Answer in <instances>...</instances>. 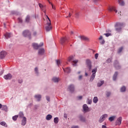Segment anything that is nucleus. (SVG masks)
<instances>
[{
	"mask_svg": "<svg viewBox=\"0 0 128 128\" xmlns=\"http://www.w3.org/2000/svg\"><path fill=\"white\" fill-rule=\"evenodd\" d=\"M46 16L48 20H47V23L45 28L46 32H50V30L52 28V26L50 25V20L48 16Z\"/></svg>",
	"mask_w": 128,
	"mask_h": 128,
	"instance_id": "nucleus-1",
	"label": "nucleus"
},
{
	"mask_svg": "<svg viewBox=\"0 0 128 128\" xmlns=\"http://www.w3.org/2000/svg\"><path fill=\"white\" fill-rule=\"evenodd\" d=\"M74 58L73 56H69V58H68V62H72L73 66H76V64H78V60H74Z\"/></svg>",
	"mask_w": 128,
	"mask_h": 128,
	"instance_id": "nucleus-2",
	"label": "nucleus"
},
{
	"mask_svg": "<svg viewBox=\"0 0 128 128\" xmlns=\"http://www.w3.org/2000/svg\"><path fill=\"white\" fill-rule=\"evenodd\" d=\"M97 70H98V68H95L92 70V74L90 78V82H92V80H94V78H96V73Z\"/></svg>",
	"mask_w": 128,
	"mask_h": 128,
	"instance_id": "nucleus-3",
	"label": "nucleus"
},
{
	"mask_svg": "<svg viewBox=\"0 0 128 128\" xmlns=\"http://www.w3.org/2000/svg\"><path fill=\"white\" fill-rule=\"evenodd\" d=\"M23 36L25 38H28L29 39H30L32 34L28 30H26L23 32Z\"/></svg>",
	"mask_w": 128,
	"mask_h": 128,
	"instance_id": "nucleus-4",
	"label": "nucleus"
},
{
	"mask_svg": "<svg viewBox=\"0 0 128 128\" xmlns=\"http://www.w3.org/2000/svg\"><path fill=\"white\" fill-rule=\"evenodd\" d=\"M44 46V42H41L39 45L36 43L32 44V46L34 50H38V48L41 46Z\"/></svg>",
	"mask_w": 128,
	"mask_h": 128,
	"instance_id": "nucleus-5",
	"label": "nucleus"
},
{
	"mask_svg": "<svg viewBox=\"0 0 128 128\" xmlns=\"http://www.w3.org/2000/svg\"><path fill=\"white\" fill-rule=\"evenodd\" d=\"M124 26V24L122 23H116L115 26H118V28H116V32H120V30H122V28H120V26Z\"/></svg>",
	"mask_w": 128,
	"mask_h": 128,
	"instance_id": "nucleus-6",
	"label": "nucleus"
},
{
	"mask_svg": "<svg viewBox=\"0 0 128 128\" xmlns=\"http://www.w3.org/2000/svg\"><path fill=\"white\" fill-rule=\"evenodd\" d=\"M108 118V114H103L102 116L100 117V118L98 120L99 122L102 123V122Z\"/></svg>",
	"mask_w": 128,
	"mask_h": 128,
	"instance_id": "nucleus-7",
	"label": "nucleus"
},
{
	"mask_svg": "<svg viewBox=\"0 0 128 128\" xmlns=\"http://www.w3.org/2000/svg\"><path fill=\"white\" fill-rule=\"evenodd\" d=\"M108 10L109 12H115L116 13L118 12V10L116 9V7L114 6H109Z\"/></svg>",
	"mask_w": 128,
	"mask_h": 128,
	"instance_id": "nucleus-8",
	"label": "nucleus"
},
{
	"mask_svg": "<svg viewBox=\"0 0 128 128\" xmlns=\"http://www.w3.org/2000/svg\"><path fill=\"white\" fill-rule=\"evenodd\" d=\"M122 120V117H119L116 121V126H120Z\"/></svg>",
	"mask_w": 128,
	"mask_h": 128,
	"instance_id": "nucleus-9",
	"label": "nucleus"
},
{
	"mask_svg": "<svg viewBox=\"0 0 128 128\" xmlns=\"http://www.w3.org/2000/svg\"><path fill=\"white\" fill-rule=\"evenodd\" d=\"M86 64L88 66L89 70H92V62H90V60L88 59L86 60Z\"/></svg>",
	"mask_w": 128,
	"mask_h": 128,
	"instance_id": "nucleus-10",
	"label": "nucleus"
},
{
	"mask_svg": "<svg viewBox=\"0 0 128 128\" xmlns=\"http://www.w3.org/2000/svg\"><path fill=\"white\" fill-rule=\"evenodd\" d=\"M68 90L71 92H74V86L73 84L70 85Z\"/></svg>",
	"mask_w": 128,
	"mask_h": 128,
	"instance_id": "nucleus-11",
	"label": "nucleus"
},
{
	"mask_svg": "<svg viewBox=\"0 0 128 128\" xmlns=\"http://www.w3.org/2000/svg\"><path fill=\"white\" fill-rule=\"evenodd\" d=\"M6 56V51H2L0 53V58H4Z\"/></svg>",
	"mask_w": 128,
	"mask_h": 128,
	"instance_id": "nucleus-12",
	"label": "nucleus"
},
{
	"mask_svg": "<svg viewBox=\"0 0 128 128\" xmlns=\"http://www.w3.org/2000/svg\"><path fill=\"white\" fill-rule=\"evenodd\" d=\"M4 78L5 80H10V78H12V74H8L7 75H5L4 76Z\"/></svg>",
	"mask_w": 128,
	"mask_h": 128,
	"instance_id": "nucleus-13",
	"label": "nucleus"
},
{
	"mask_svg": "<svg viewBox=\"0 0 128 128\" xmlns=\"http://www.w3.org/2000/svg\"><path fill=\"white\" fill-rule=\"evenodd\" d=\"M44 54V49L42 48L39 49L38 51V54H39V56H42Z\"/></svg>",
	"mask_w": 128,
	"mask_h": 128,
	"instance_id": "nucleus-14",
	"label": "nucleus"
},
{
	"mask_svg": "<svg viewBox=\"0 0 128 128\" xmlns=\"http://www.w3.org/2000/svg\"><path fill=\"white\" fill-rule=\"evenodd\" d=\"M114 66L115 68H116V70H118V68H120V66L118 64V60H116L114 62Z\"/></svg>",
	"mask_w": 128,
	"mask_h": 128,
	"instance_id": "nucleus-15",
	"label": "nucleus"
},
{
	"mask_svg": "<svg viewBox=\"0 0 128 128\" xmlns=\"http://www.w3.org/2000/svg\"><path fill=\"white\" fill-rule=\"evenodd\" d=\"M83 110H84V112H89V109H88V105H86V104H84L83 106Z\"/></svg>",
	"mask_w": 128,
	"mask_h": 128,
	"instance_id": "nucleus-16",
	"label": "nucleus"
},
{
	"mask_svg": "<svg viewBox=\"0 0 128 128\" xmlns=\"http://www.w3.org/2000/svg\"><path fill=\"white\" fill-rule=\"evenodd\" d=\"M26 117H23L22 121V125L26 126Z\"/></svg>",
	"mask_w": 128,
	"mask_h": 128,
	"instance_id": "nucleus-17",
	"label": "nucleus"
},
{
	"mask_svg": "<svg viewBox=\"0 0 128 128\" xmlns=\"http://www.w3.org/2000/svg\"><path fill=\"white\" fill-rule=\"evenodd\" d=\"M80 38L81 40H86V42H88V40H90V38H88L85 36H80Z\"/></svg>",
	"mask_w": 128,
	"mask_h": 128,
	"instance_id": "nucleus-18",
	"label": "nucleus"
},
{
	"mask_svg": "<svg viewBox=\"0 0 128 128\" xmlns=\"http://www.w3.org/2000/svg\"><path fill=\"white\" fill-rule=\"evenodd\" d=\"M68 40V39L66 38H61L60 40V44H64V42H66V41Z\"/></svg>",
	"mask_w": 128,
	"mask_h": 128,
	"instance_id": "nucleus-19",
	"label": "nucleus"
},
{
	"mask_svg": "<svg viewBox=\"0 0 128 128\" xmlns=\"http://www.w3.org/2000/svg\"><path fill=\"white\" fill-rule=\"evenodd\" d=\"M52 80L54 82H60V78L54 77L52 78Z\"/></svg>",
	"mask_w": 128,
	"mask_h": 128,
	"instance_id": "nucleus-20",
	"label": "nucleus"
},
{
	"mask_svg": "<svg viewBox=\"0 0 128 128\" xmlns=\"http://www.w3.org/2000/svg\"><path fill=\"white\" fill-rule=\"evenodd\" d=\"M104 84V80H100L98 83V86L100 87L102 86Z\"/></svg>",
	"mask_w": 128,
	"mask_h": 128,
	"instance_id": "nucleus-21",
	"label": "nucleus"
},
{
	"mask_svg": "<svg viewBox=\"0 0 128 128\" xmlns=\"http://www.w3.org/2000/svg\"><path fill=\"white\" fill-rule=\"evenodd\" d=\"M52 118V116L51 114H48L46 116V120H50Z\"/></svg>",
	"mask_w": 128,
	"mask_h": 128,
	"instance_id": "nucleus-22",
	"label": "nucleus"
},
{
	"mask_svg": "<svg viewBox=\"0 0 128 128\" xmlns=\"http://www.w3.org/2000/svg\"><path fill=\"white\" fill-rule=\"evenodd\" d=\"M34 98L38 100V102H40V99L42 98V96L40 94L36 95L34 96Z\"/></svg>",
	"mask_w": 128,
	"mask_h": 128,
	"instance_id": "nucleus-23",
	"label": "nucleus"
},
{
	"mask_svg": "<svg viewBox=\"0 0 128 128\" xmlns=\"http://www.w3.org/2000/svg\"><path fill=\"white\" fill-rule=\"evenodd\" d=\"M6 38H10L12 36V34L10 33H6L5 34H4Z\"/></svg>",
	"mask_w": 128,
	"mask_h": 128,
	"instance_id": "nucleus-24",
	"label": "nucleus"
},
{
	"mask_svg": "<svg viewBox=\"0 0 128 128\" xmlns=\"http://www.w3.org/2000/svg\"><path fill=\"white\" fill-rule=\"evenodd\" d=\"M30 16L28 15L26 16L25 21L26 22H30Z\"/></svg>",
	"mask_w": 128,
	"mask_h": 128,
	"instance_id": "nucleus-25",
	"label": "nucleus"
},
{
	"mask_svg": "<svg viewBox=\"0 0 128 128\" xmlns=\"http://www.w3.org/2000/svg\"><path fill=\"white\" fill-rule=\"evenodd\" d=\"M64 71L65 72H67V74H70V68H67L66 69H64Z\"/></svg>",
	"mask_w": 128,
	"mask_h": 128,
	"instance_id": "nucleus-26",
	"label": "nucleus"
},
{
	"mask_svg": "<svg viewBox=\"0 0 128 128\" xmlns=\"http://www.w3.org/2000/svg\"><path fill=\"white\" fill-rule=\"evenodd\" d=\"M2 110H4V112H8V106H2Z\"/></svg>",
	"mask_w": 128,
	"mask_h": 128,
	"instance_id": "nucleus-27",
	"label": "nucleus"
},
{
	"mask_svg": "<svg viewBox=\"0 0 128 128\" xmlns=\"http://www.w3.org/2000/svg\"><path fill=\"white\" fill-rule=\"evenodd\" d=\"M0 124L1 126H5V128H8V125L6 124V122H0Z\"/></svg>",
	"mask_w": 128,
	"mask_h": 128,
	"instance_id": "nucleus-28",
	"label": "nucleus"
},
{
	"mask_svg": "<svg viewBox=\"0 0 128 128\" xmlns=\"http://www.w3.org/2000/svg\"><path fill=\"white\" fill-rule=\"evenodd\" d=\"M98 102V97L96 96L94 97L93 99V102H94V104H96Z\"/></svg>",
	"mask_w": 128,
	"mask_h": 128,
	"instance_id": "nucleus-29",
	"label": "nucleus"
},
{
	"mask_svg": "<svg viewBox=\"0 0 128 128\" xmlns=\"http://www.w3.org/2000/svg\"><path fill=\"white\" fill-rule=\"evenodd\" d=\"M117 76H118V72H115L113 76V80H116Z\"/></svg>",
	"mask_w": 128,
	"mask_h": 128,
	"instance_id": "nucleus-30",
	"label": "nucleus"
},
{
	"mask_svg": "<svg viewBox=\"0 0 128 128\" xmlns=\"http://www.w3.org/2000/svg\"><path fill=\"white\" fill-rule=\"evenodd\" d=\"M114 118H116V116H112L110 117L108 120L110 122H113V120H114Z\"/></svg>",
	"mask_w": 128,
	"mask_h": 128,
	"instance_id": "nucleus-31",
	"label": "nucleus"
},
{
	"mask_svg": "<svg viewBox=\"0 0 128 128\" xmlns=\"http://www.w3.org/2000/svg\"><path fill=\"white\" fill-rule=\"evenodd\" d=\"M24 112H20L18 116H19V118H24Z\"/></svg>",
	"mask_w": 128,
	"mask_h": 128,
	"instance_id": "nucleus-32",
	"label": "nucleus"
},
{
	"mask_svg": "<svg viewBox=\"0 0 128 128\" xmlns=\"http://www.w3.org/2000/svg\"><path fill=\"white\" fill-rule=\"evenodd\" d=\"M118 4L120 6H124V2L122 0H118Z\"/></svg>",
	"mask_w": 128,
	"mask_h": 128,
	"instance_id": "nucleus-33",
	"label": "nucleus"
},
{
	"mask_svg": "<svg viewBox=\"0 0 128 128\" xmlns=\"http://www.w3.org/2000/svg\"><path fill=\"white\" fill-rule=\"evenodd\" d=\"M54 124H58V118L56 117L54 118Z\"/></svg>",
	"mask_w": 128,
	"mask_h": 128,
	"instance_id": "nucleus-34",
	"label": "nucleus"
},
{
	"mask_svg": "<svg viewBox=\"0 0 128 128\" xmlns=\"http://www.w3.org/2000/svg\"><path fill=\"white\" fill-rule=\"evenodd\" d=\"M38 6H39L40 8H41V10H44V6H42V4H39Z\"/></svg>",
	"mask_w": 128,
	"mask_h": 128,
	"instance_id": "nucleus-35",
	"label": "nucleus"
},
{
	"mask_svg": "<svg viewBox=\"0 0 128 128\" xmlns=\"http://www.w3.org/2000/svg\"><path fill=\"white\" fill-rule=\"evenodd\" d=\"M80 118L81 122H86V118H84L82 116H80Z\"/></svg>",
	"mask_w": 128,
	"mask_h": 128,
	"instance_id": "nucleus-36",
	"label": "nucleus"
},
{
	"mask_svg": "<svg viewBox=\"0 0 128 128\" xmlns=\"http://www.w3.org/2000/svg\"><path fill=\"white\" fill-rule=\"evenodd\" d=\"M120 92H126V87L124 86H122L120 88Z\"/></svg>",
	"mask_w": 128,
	"mask_h": 128,
	"instance_id": "nucleus-37",
	"label": "nucleus"
},
{
	"mask_svg": "<svg viewBox=\"0 0 128 128\" xmlns=\"http://www.w3.org/2000/svg\"><path fill=\"white\" fill-rule=\"evenodd\" d=\"M18 118V116H14L12 117V120H16Z\"/></svg>",
	"mask_w": 128,
	"mask_h": 128,
	"instance_id": "nucleus-38",
	"label": "nucleus"
},
{
	"mask_svg": "<svg viewBox=\"0 0 128 128\" xmlns=\"http://www.w3.org/2000/svg\"><path fill=\"white\" fill-rule=\"evenodd\" d=\"M112 58H108L107 60H106V62H108V64H110V62H112Z\"/></svg>",
	"mask_w": 128,
	"mask_h": 128,
	"instance_id": "nucleus-39",
	"label": "nucleus"
},
{
	"mask_svg": "<svg viewBox=\"0 0 128 128\" xmlns=\"http://www.w3.org/2000/svg\"><path fill=\"white\" fill-rule=\"evenodd\" d=\"M123 49H124V48H122V47L118 49V54H120V52H122V50Z\"/></svg>",
	"mask_w": 128,
	"mask_h": 128,
	"instance_id": "nucleus-40",
	"label": "nucleus"
},
{
	"mask_svg": "<svg viewBox=\"0 0 128 128\" xmlns=\"http://www.w3.org/2000/svg\"><path fill=\"white\" fill-rule=\"evenodd\" d=\"M104 36H112V34L110 33H106V34H104Z\"/></svg>",
	"mask_w": 128,
	"mask_h": 128,
	"instance_id": "nucleus-41",
	"label": "nucleus"
},
{
	"mask_svg": "<svg viewBox=\"0 0 128 128\" xmlns=\"http://www.w3.org/2000/svg\"><path fill=\"white\" fill-rule=\"evenodd\" d=\"M56 62L58 66H60V60H56Z\"/></svg>",
	"mask_w": 128,
	"mask_h": 128,
	"instance_id": "nucleus-42",
	"label": "nucleus"
},
{
	"mask_svg": "<svg viewBox=\"0 0 128 128\" xmlns=\"http://www.w3.org/2000/svg\"><path fill=\"white\" fill-rule=\"evenodd\" d=\"M48 0V2L49 4H52V8L54 10V4H52V3H50V0Z\"/></svg>",
	"mask_w": 128,
	"mask_h": 128,
	"instance_id": "nucleus-43",
	"label": "nucleus"
},
{
	"mask_svg": "<svg viewBox=\"0 0 128 128\" xmlns=\"http://www.w3.org/2000/svg\"><path fill=\"white\" fill-rule=\"evenodd\" d=\"M98 54H95V58H96V60H98Z\"/></svg>",
	"mask_w": 128,
	"mask_h": 128,
	"instance_id": "nucleus-44",
	"label": "nucleus"
},
{
	"mask_svg": "<svg viewBox=\"0 0 128 128\" xmlns=\"http://www.w3.org/2000/svg\"><path fill=\"white\" fill-rule=\"evenodd\" d=\"M18 20L19 22H22V18H18Z\"/></svg>",
	"mask_w": 128,
	"mask_h": 128,
	"instance_id": "nucleus-45",
	"label": "nucleus"
},
{
	"mask_svg": "<svg viewBox=\"0 0 128 128\" xmlns=\"http://www.w3.org/2000/svg\"><path fill=\"white\" fill-rule=\"evenodd\" d=\"M78 100H80L82 98V96H78L77 97Z\"/></svg>",
	"mask_w": 128,
	"mask_h": 128,
	"instance_id": "nucleus-46",
	"label": "nucleus"
},
{
	"mask_svg": "<svg viewBox=\"0 0 128 128\" xmlns=\"http://www.w3.org/2000/svg\"><path fill=\"white\" fill-rule=\"evenodd\" d=\"M104 42H106V41H104V40H102V41H101V42H100V44H104Z\"/></svg>",
	"mask_w": 128,
	"mask_h": 128,
	"instance_id": "nucleus-47",
	"label": "nucleus"
},
{
	"mask_svg": "<svg viewBox=\"0 0 128 128\" xmlns=\"http://www.w3.org/2000/svg\"><path fill=\"white\" fill-rule=\"evenodd\" d=\"M106 95L107 96H110V92H107Z\"/></svg>",
	"mask_w": 128,
	"mask_h": 128,
	"instance_id": "nucleus-48",
	"label": "nucleus"
},
{
	"mask_svg": "<svg viewBox=\"0 0 128 128\" xmlns=\"http://www.w3.org/2000/svg\"><path fill=\"white\" fill-rule=\"evenodd\" d=\"M34 70H35L36 74H38V68H34Z\"/></svg>",
	"mask_w": 128,
	"mask_h": 128,
	"instance_id": "nucleus-49",
	"label": "nucleus"
},
{
	"mask_svg": "<svg viewBox=\"0 0 128 128\" xmlns=\"http://www.w3.org/2000/svg\"><path fill=\"white\" fill-rule=\"evenodd\" d=\"M82 75H80V76H78V80H82Z\"/></svg>",
	"mask_w": 128,
	"mask_h": 128,
	"instance_id": "nucleus-50",
	"label": "nucleus"
},
{
	"mask_svg": "<svg viewBox=\"0 0 128 128\" xmlns=\"http://www.w3.org/2000/svg\"><path fill=\"white\" fill-rule=\"evenodd\" d=\"M88 104H92V100H88Z\"/></svg>",
	"mask_w": 128,
	"mask_h": 128,
	"instance_id": "nucleus-51",
	"label": "nucleus"
},
{
	"mask_svg": "<svg viewBox=\"0 0 128 128\" xmlns=\"http://www.w3.org/2000/svg\"><path fill=\"white\" fill-rule=\"evenodd\" d=\"M46 98L48 102H50V97H48V96H46Z\"/></svg>",
	"mask_w": 128,
	"mask_h": 128,
	"instance_id": "nucleus-52",
	"label": "nucleus"
},
{
	"mask_svg": "<svg viewBox=\"0 0 128 128\" xmlns=\"http://www.w3.org/2000/svg\"><path fill=\"white\" fill-rule=\"evenodd\" d=\"M72 16V14L70 13H69L68 16H66V18H70Z\"/></svg>",
	"mask_w": 128,
	"mask_h": 128,
	"instance_id": "nucleus-53",
	"label": "nucleus"
},
{
	"mask_svg": "<svg viewBox=\"0 0 128 128\" xmlns=\"http://www.w3.org/2000/svg\"><path fill=\"white\" fill-rule=\"evenodd\" d=\"M64 118H68V116H66V114H64Z\"/></svg>",
	"mask_w": 128,
	"mask_h": 128,
	"instance_id": "nucleus-54",
	"label": "nucleus"
},
{
	"mask_svg": "<svg viewBox=\"0 0 128 128\" xmlns=\"http://www.w3.org/2000/svg\"><path fill=\"white\" fill-rule=\"evenodd\" d=\"M72 128H78V126H73L72 127Z\"/></svg>",
	"mask_w": 128,
	"mask_h": 128,
	"instance_id": "nucleus-55",
	"label": "nucleus"
},
{
	"mask_svg": "<svg viewBox=\"0 0 128 128\" xmlns=\"http://www.w3.org/2000/svg\"><path fill=\"white\" fill-rule=\"evenodd\" d=\"M94 2H100V0H94Z\"/></svg>",
	"mask_w": 128,
	"mask_h": 128,
	"instance_id": "nucleus-56",
	"label": "nucleus"
},
{
	"mask_svg": "<svg viewBox=\"0 0 128 128\" xmlns=\"http://www.w3.org/2000/svg\"><path fill=\"white\" fill-rule=\"evenodd\" d=\"M99 40H102V36H100V38H99Z\"/></svg>",
	"mask_w": 128,
	"mask_h": 128,
	"instance_id": "nucleus-57",
	"label": "nucleus"
},
{
	"mask_svg": "<svg viewBox=\"0 0 128 128\" xmlns=\"http://www.w3.org/2000/svg\"><path fill=\"white\" fill-rule=\"evenodd\" d=\"M34 36H36V32H34L33 33Z\"/></svg>",
	"mask_w": 128,
	"mask_h": 128,
	"instance_id": "nucleus-58",
	"label": "nucleus"
},
{
	"mask_svg": "<svg viewBox=\"0 0 128 128\" xmlns=\"http://www.w3.org/2000/svg\"><path fill=\"white\" fill-rule=\"evenodd\" d=\"M2 108V105L0 104V108Z\"/></svg>",
	"mask_w": 128,
	"mask_h": 128,
	"instance_id": "nucleus-59",
	"label": "nucleus"
},
{
	"mask_svg": "<svg viewBox=\"0 0 128 128\" xmlns=\"http://www.w3.org/2000/svg\"><path fill=\"white\" fill-rule=\"evenodd\" d=\"M85 76H88V73L86 72L85 73Z\"/></svg>",
	"mask_w": 128,
	"mask_h": 128,
	"instance_id": "nucleus-60",
	"label": "nucleus"
},
{
	"mask_svg": "<svg viewBox=\"0 0 128 128\" xmlns=\"http://www.w3.org/2000/svg\"><path fill=\"white\" fill-rule=\"evenodd\" d=\"M22 80H21L20 81H19L20 84H22Z\"/></svg>",
	"mask_w": 128,
	"mask_h": 128,
	"instance_id": "nucleus-61",
	"label": "nucleus"
},
{
	"mask_svg": "<svg viewBox=\"0 0 128 128\" xmlns=\"http://www.w3.org/2000/svg\"><path fill=\"white\" fill-rule=\"evenodd\" d=\"M70 34H74V32L72 31H71Z\"/></svg>",
	"mask_w": 128,
	"mask_h": 128,
	"instance_id": "nucleus-62",
	"label": "nucleus"
},
{
	"mask_svg": "<svg viewBox=\"0 0 128 128\" xmlns=\"http://www.w3.org/2000/svg\"><path fill=\"white\" fill-rule=\"evenodd\" d=\"M78 74H80V72H78Z\"/></svg>",
	"mask_w": 128,
	"mask_h": 128,
	"instance_id": "nucleus-63",
	"label": "nucleus"
},
{
	"mask_svg": "<svg viewBox=\"0 0 128 128\" xmlns=\"http://www.w3.org/2000/svg\"><path fill=\"white\" fill-rule=\"evenodd\" d=\"M4 26L6 28V23H4Z\"/></svg>",
	"mask_w": 128,
	"mask_h": 128,
	"instance_id": "nucleus-64",
	"label": "nucleus"
}]
</instances>
